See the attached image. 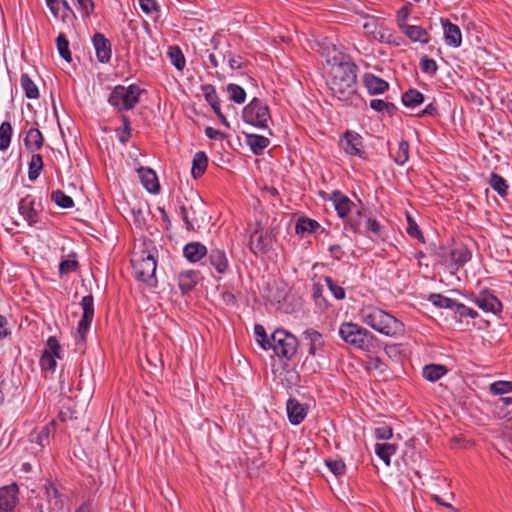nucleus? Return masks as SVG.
<instances>
[{
  "instance_id": "obj_20",
  "label": "nucleus",
  "mask_w": 512,
  "mask_h": 512,
  "mask_svg": "<svg viewBox=\"0 0 512 512\" xmlns=\"http://www.w3.org/2000/svg\"><path fill=\"white\" fill-rule=\"evenodd\" d=\"M54 433V422H50L33 430L29 435L31 443L38 445L39 450H42L50 442V436Z\"/></svg>"
},
{
  "instance_id": "obj_21",
  "label": "nucleus",
  "mask_w": 512,
  "mask_h": 512,
  "mask_svg": "<svg viewBox=\"0 0 512 512\" xmlns=\"http://www.w3.org/2000/svg\"><path fill=\"white\" fill-rule=\"evenodd\" d=\"M445 43L451 47H460L462 44V33L460 28L451 23L448 19H442Z\"/></svg>"
},
{
  "instance_id": "obj_33",
  "label": "nucleus",
  "mask_w": 512,
  "mask_h": 512,
  "mask_svg": "<svg viewBox=\"0 0 512 512\" xmlns=\"http://www.w3.org/2000/svg\"><path fill=\"white\" fill-rule=\"evenodd\" d=\"M208 165V157L205 152H197L192 160L191 173L192 176L197 179L204 174Z\"/></svg>"
},
{
  "instance_id": "obj_40",
  "label": "nucleus",
  "mask_w": 512,
  "mask_h": 512,
  "mask_svg": "<svg viewBox=\"0 0 512 512\" xmlns=\"http://www.w3.org/2000/svg\"><path fill=\"white\" fill-rule=\"evenodd\" d=\"M20 82L27 98L37 99L39 97V90L28 74H22Z\"/></svg>"
},
{
  "instance_id": "obj_45",
  "label": "nucleus",
  "mask_w": 512,
  "mask_h": 512,
  "mask_svg": "<svg viewBox=\"0 0 512 512\" xmlns=\"http://www.w3.org/2000/svg\"><path fill=\"white\" fill-rule=\"evenodd\" d=\"M56 45L60 56L67 62L72 61L71 51L69 49V42L66 36L60 33L56 39Z\"/></svg>"
},
{
  "instance_id": "obj_56",
  "label": "nucleus",
  "mask_w": 512,
  "mask_h": 512,
  "mask_svg": "<svg viewBox=\"0 0 512 512\" xmlns=\"http://www.w3.org/2000/svg\"><path fill=\"white\" fill-rule=\"evenodd\" d=\"M408 226L406 228L407 234L413 238H416L420 242H424L423 233L420 230L417 223L411 218V216H407Z\"/></svg>"
},
{
  "instance_id": "obj_42",
  "label": "nucleus",
  "mask_w": 512,
  "mask_h": 512,
  "mask_svg": "<svg viewBox=\"0 0 512 512\" xmlns=\"http://www.w3.org/2000/svg\"><path fill=\"white\" fill-rule=\"evenodd\" d=\"M180 214H181V218L184 222L186 230L193 231L194 230L193 222L197 221V218L195 215L196 214L195 209L192 206L186 207V206L182 205L180 207Z\"/></svg>"
},
{
  "instance_id": "obj_57",
  "label": "nucleus",
  "mask_w": 512,
  "mask_h": 512,
  "mask_svg": "<svg viewBox=\"0 0 512 512\" xmlns=\"http://www.w3.org/2000/svg\"><path fill=\"white\" fill-rule=\"evenodd\" d=\"M420 67L423 73L434 75L438 69L436 61L428 57H423L420 62Z\"/></svg>"
},
{
  "instance_id": "obj_39",
  "label": "nucleus",
  "mask_w": 512,
  "mask_h": 512,
  "mask_svg": "<svg viewBox=\"0 0 512 512\" xmlns=\"http://www.w3.org/2000/svg\"><path fill=\"white\" fill-rule=\"evenodd\" d=\"M168 58L172 65L179 71H182L185 68L186 60L178 46H169L168 48Z\"/></svg>"
},
{
  "instance_id": "obj_58",
  "label": "nucleus",
  "mask_w": 512,
  "mask_h": 512,
  "mask_svg": "<svg viewBox=\"0 0 512 512\" xmlns=\"http://www.w3.org/2000/svg\"><path fill=\"white\" fill-rule=\"evenodd\" d=\"M202 91L205 97V100L211 104L219 101L218 95L216 93V89L213 85L207 84L202 86Z\"/></svg>"
},
{
  "instance_id": "obj_41",
  "label": "nucleus",
  "mask_w": 512,
  "mask_h": 512,
  "mask_svg": "<svg viewBox=\"0 0 512 512\" xmlns=\"http://www.w3.org/2000/svg\"><path fill=\"white\" fill-rule=\"evenodd\" d=\"M43 168V159L40 154H33L29 162L28 178L35 181Z\"/></svg>"
},
{
  "instance_id": "obj_6",
  "label": "nucleus",
  "mask_w": 512,
  "mask_h": 512,
  "mask_svg": "<svg viewBox=\"0 0 512 512\" xmlns=\"http://www.w3.org/2000/svg\"><path fill=\"white\" fill-rule=\"evenodd\" d=\"M69 502L66 494L62 493L52 482L44 484L43 497L34 506L35 512H65Z\"/></svg>"
},
{
  "instance_id": "obj_9",
  "label": "nucleus",
  "mask_w": 512,
  "mask_h": 512,
  "mask_svg": "<svg viewBox=\"0 0 512 512\" xmlns=\"http://www.w3.org/2000/svg\"><path fill=\"white\" fill-rule=\"evenodd\" d=\"M243 120L257 128H268L271 119L268 106L258 98H253L242 111Z\"/></svg>"
},
{
  "instance_id": "obj_24",
  "label": "nucleus",
  "mask_w": 512,
  "mask_h": 512,
  "mask_svg": "<svg viewBox=\"0 0 512 512\" xmlns=\"http://www.w3.org/2000/svg\"><path fill=\"white\" fill-rule=\"evenodd\" d=\"M304 340L307 341L309 355L315 356L324 347L325 341L322 334L314 329H307L303 332Z\"/></svg>"
},
{
  "instance_id": "obj_28",
  "label": "nucleus",
  "mask_w": 512,
  "mask_h": 512,
  "mask_svg": "<svg viewBox=\"0 0 512 512\" xmlns=\"http://www.w3.org/2000/svg\"><path fill=\"white\" fill-rule=\"evenodd\" d=\"M245 143L255 155H261L268 147L270 141L267 137L257 134L244 133Z\"/></svg>"
},
{
  "instance_id": "obj_52",
  "label": "nucleus",
  "mask_w": 512,
  "mask_h": 512,
  "mask_svg": "<svg viewBox=\"0 0 512 512\" xmlns=\"http://www.w3.org/2000/svg\"><path fill=\"white\" fill-rule=\"evenodd\" d=\"M324 281L335 299L343 300L345 298L344 288L338 285L330 276H325Z\"/></svg>"
},
{
  "instance_id": "obj_23",
  "label": "nucleus",
  "mask_w": 512,
  "mask_h": 512,
  "mask_svg": "<svg viewBox=\"0 0 512 512\" xmlns=\"http://www.w3.org/2000/svg\"><path fill=\"white\" fill-rule=\"evenodd\" d=\"M477 306L485 312L497 314L502 309L501 302L492 294L483 293L475 299Z\"/></svg>"
},
{
  "instance_id": "obj_13",
  "label": "nucleus",
  "mask_w": 512,
  "mask_h": 512,
  "mask_svg": "<svg viewBox=\"0 0 512 512\" xmlns=\"http://www.w3.org/2000/svg\"><path fill=\"white\" fill-rule=\"evenodd\" d=\"M40 206V203H36L34 197L27 195L19 201L18 210L28 224L34 226L40 221Z\"/></svg>"
},
{
  "instance_id": "obj_12",
  "label": "nucleus",
  "mask_w": 512,
  "mask_h": 512,
  "mask_svg": "<svg viewBox=\"0 0 512 512\" xmlns=\"http://www.w3.org/2000/svg\"><path fill=\"white\" fill-rule=\"evenodd\" d=\"M19 504V487L16 483L0 488V512H15Z\"/></svg>"
},
{
  "instance_id": "obj_51",
  "label": "nucleus",
  "mask_w": 512,
  "mask_h": 512,
  "mask_svg": "<svg viewBox=\"0 0 512 512\" xmlns=\"http://www.w3.org/2000/svg\"><path fill=\"white\" fill-rule=\"evenodd\" d=\"M254 334L256 337V341L264 350L270 349L271 336L270 337L267 336L265 328L262 325H260V324L255 325Z\"/></svg>"
},
{
  "instance_id": "obj_47",
  "label": "nucleus",
  "mask_w": 512,
  "mask_h": 512,
  "mask_svg": "<svg viewBox=\"0 0 512 512\" xmlns=\"http://www.w3.org/2000/svg\"><path fill=\"white\" fill-rule=\"evenodd\" d=\"M489 183H490V186L500 196H505L507 194L508 185L506 183V180L502 176H500V175H498L496 173H492L491 176H490Z\"/></svg>"
},
{
  "instance_id": "obj_5",
  "label": "nucleus",
  "mask_w": 512,
  "mask_h": 512,
  "mask_svg": "<svg viewBox=\"0 0 512 512\" xmlns=\"http://www.w3.org/2000/svg\"><path fill=\"white\" fill-rule=\"evenodd\" d=\"M155 253V248H152L151 250L145 248L134 252L131 262L138 280L149 284H151V281L153 280L156 282L154 279L157 267Z\"/></svg>"
},
{
  "instance_id": "obj_16",
  "label": "nucleus",
  "mask_w": 512,
  "mask_h": 512,
  "mask_svg": "<svg viewBox=\"0 0 512 512\" xmlns=\"http://www.w3.org/2000/svg\"><path fill=\"white\" fill-rule=\"evenodd\" d=\"M368 214L369 211L359 201V205L356 209L344 220V228L355 233H363V227Z\"/></svg>"
},
{
  "instance_id": "obj_35",
  "label": "nucleus",
  "mask_w": 512,
  "mask_h": 512,
  "mask_svg": "<svg viewBox=\"0 0 512 512\" xmlns=\"http://www.w3.org/2000/svg\"><path fill=\"white\" fill-rule=\"evenodd\" d=\"M318 228H320V224L316 220L301 217L296 222L295 231L298 235H304L305 233H314Z\"/></svg>"
},
{
  "instance_id": "obj_62",
  "label": "nucleus",
  "mask_w": 512,
  "mask_h": 512,
  "mask_svg": "<svg viewBox=\"0 0 512 512\" xmlns=\"http://www.w3.org/2000/svg\"><path fill=\"white\" fill-rule=\"evenodd\" d=\"M79 9L83 15L88 17L94 10V2L92 0H77Z\"/></svg>"
},
{
  "instance_id": "obj_19",
  "label": "nucleus",
  "mask_w": 512,
  "mask_h": 512,
  "mask_svg": "<svg viewBox=\"0 0 512 512\" xmlns=\"http://www.w3.org/2000/svg\"><path fill=\"white\" fill-rule=\"evenodd\" d=\"M272 244L271 234L256 230L250 237L249 247L254 254L266 253Z\"/></svg>"
},
{
  "instance_id": "obj_8",
  "label": "nucleus",
  "mask_w": 512,
  "mask_h": 512,
  "mask_svg": "<svg viewBox=\"0 0 512 512\" xmlns=\"http://www.w3.org/2000/svg\"><path fill=\"white\" fill-rule=\"evenodd\" d=\"M435 255L437 261L445 266L452 274L456 273L471 258V253L466 247H458L452 250L440 248Z\"/></svg>"
},
{
  "instance_id": "obj_3",
  "label": "nucleus",
  "mask_w": 512,
  "mask_h": 512,
  "mask_svg": "<svg viewBox=\"0 0 512 512\" xmlns=\"http://www.w3.org/2000/svg\"><path fill=\"white\" fill-rule=\"evenodd\" d=\"M338 334L346 344L358 350L375 353L380 348L378 338L371 331L356 323H342Z\"/></svg>"
},
{
  "instance_id": "obj_4",
  "label": "nucleus",
  "mask_w": 512,
  "mask_h": 512,
  "mask_svg": "<svg viewBox=\"0 0 512 512\" xmlns=\"http://www.w3.org/2000/svg\"><path fill=\"white\" fill-rule=\"evenodd\" d=\"M143 92L144 89L137 84L117 85L111 91L108 102L119 112L132 110L140 102Z\"/></svg>"
},
{
  "instance_id": "obj_22",
  "label": "nucleus",
  "mask_w": 512,
  "mask_h": 512,
  "mask_svg": "<svg viewBox=\"0 0 512 512\" xmlns=\"http://www.w3.org/2000/svg\"><path fill=\"white\" fill-rule=\"evenodd\" d=\"M363 83L370 95L383 94L389 89L387 81L371 73L364 74Z\"/></svg>"
},
{
  "instance_id": "obj_46",
  "label": "nucleus",
  "mask_w": 512,
  "mask_h": 512,
  "mask_svg": "<svg viewBox=\"0 0 512 512\" xmlns=\"http://www.w3.org/2000/svg\"><path fill=\"white\" fill-rule=\"evenodd\" d=\"M12 126L10 122H3L0 125V150L5 151L11 142Z\"/></svg>"
},
{
  "instance_id": "obj_61",
  "label": "nucleus",
  "mask_w": 512,
  "mask_h": 512,
  "mask_svg": "<svg viewBox=\"0 0 512 512\" xmlns=\"http://www.w3.org/2000/svg\"><path fill=\"white\" fill-rule=\"evenodd\" d=\"M312 297L314 298L317 305L321 306L322 303L326 304V301L323 297V287L320 283L313 284Z\"/></svg>"
},
{
  "instance_id": "obj_48",
  "label": "nucleus",
  "mask_w": 512,
  "mask_h": 512,
  "mask_svg": "<svg viewBox=\"0 0 512 512\" xmlns=\"http://www.w3.org/2000/svg\"><path fill=\"white\" fill-rule=\"evenodd\" d=\"M227 92L229 94L230 100L233 102L237 104H242L245 102L246 92L241 86L233 83L228 84Z\"/></svg>"
},
{
  "instance_id": "obj_63",
  "label": "nucleus",
  "mask_w": 512,
  "mask_h": 512,
  "mask_svg": "<svg viewBox=\"0 0 512 512\" xmlns=\"http://www.w3.org/2000/svg\"><path fill=\"white\" fill-rule=\"evenodd\" d=\"M384 363L383 361L377 357V356H371L367 360V369L369 370H379L383 371Z\"/></svg>"
},
{
  "instance_id": "obj_2",
  "label": "nucleus",
  "mask_w": 512,
  "mask_h": 512,
  "mask_svg": "<svg viewBox=\"0 0 512 512\" xmlns=\"http://www.w3.org/2000/svg\"><path fill=\"white\" fill-rule=\"evenodd\" d=\"M359 317L363 323L388 337H397L405 332L402 321L374 305L363 306L359 311Z\"/></svg>"
},
{
  "instance_id": "obj_55",
  "label": "nucleus",
  "mask_w": 512,
  "mask_h": 512,
  "mask_svg": "<svg viewBox=\"0 0 512 512\" xmlns=\"http://www.w3.org/2000/svg\"><path fill=\"white\" fill-rule=\"evenodd\" d=\"M325 463L335 476H341L345 473L346 465L341 459H327Z\"/></svg>"
},
{
  "instance_id": "obj_53",
  "label": "nucleus",
  "mask_w": 512,
  "mask_h": 512,
  "mask_svg": "<svg viewBox=\"0 0 512 512\" xmlns=\"http://www.w3.org/2000/svg\"><path fill=\"white\" fill-rule=\"evenodd\" d=\"M121 121L123 123V127L121 129H117L118 140L122 144H126L131 136V124L130 120L127 116L122 115Z\"/></svg>"
},
{
  "instance_id": "obj_25",
  "label": "nucleus",
  "mask_w": 512,
  "mask_h": 512,
  "mask_svg": "<svg viewBox=\"0 0 512 512\" xmlns=\"http://www.w3.org/2000/svg\"><path fill=\"white\" fill-rule=\"evenodd\" d=\"M209 261L212 267L219 273L224 274L229 269V261L224 250L214 248L210 251Z\"/></svg>"
},
{
  "instance_id": "obj_15",
  "label": "nucleus",
  "mask_w": 512,
  "mask_h": 512,
  "mask_svg": "<svg viewBox=\"0 0 512 512\" xmlns=\"http://www.w3.org/2000/svg\"><path fill=\"white\" fill-rule=\"evenodd\" d=\"M346 154L363 158V138L354 131H347L340 141Z\"/></svg>"
},
{
  "instance_id": "obj_30",
  "label": "nucleus",
  "mask_w": 512,
  "mask_h": 512,
  "mask_svg": "<svg viewBox=\"0 0 512 512\" xmlns=\"http://www.w3.org/2000/svg\"><path fill=\"white\" fill-rule=\"evenodd\" d=\"M402 33L413 42L427 44L430 41V35L427 30L418 25L402 26Z\"/></svg>"
},
{
  "instance_id": "obj_14",
  "label": "nucleus",
  "mask_w": 512,
  "mask_h": 512,
  "mask_svg": "<svg viewBox=\"0 0 512 512\" xmlns=\"http://www.w3.org/2000/svg\"><path fill=\"white\" fill-rule=\"evenodd\" d=\"M330 200L333 203L334 209L337 212L339 218L343 221L353 212L358 206L355 204L347 195L339 190H335L331 193Z\"/></svg>"
},
{
  "instance_id": "obj_1",
  "label": "nucleus",
  "mask_w": 512,
  "mask_h": 512,
  "mask_svg": "<svg viewBox=\"0 0 512 512\" xmlns=\"http://www.w3.org/2000/svg\"><path fill=\"white\" fill-rule=\"evenodd\" d=\"M357 70L358 67L349 61L333 63L327 80V85L333 96L355 107L364 103V100L357 94Z\"/></svg>"
},
{
  "instance_id": "obj_11",
  "label": "nucleus",
  "mask_w": 512,
  "mask_h": 512,
  "mask_svg": "<svg viewBox=\"0 0 512 512\" xmlns=\"http://www.w3.org/2000/svg\"><path fill=\"white\" fill-rule=\"evenodd\" d=\"M80 305L83 313L78 323L77 333L80 341L85 342L87 332L89 331L91 322L94 317V298L92 295H86L82 298Z\"/></svg>"
},
{
  "instance_id": "obj_26",
  "label": "nucleus",
  "mask_w": 512,
  "mask_h": 512,
  "mask_svg": "<svg viewBox=\"0 0 512 512\" xmlns=\"http://www.w3.org/2000/svg\"><path fill=\"white\" fill-rule=\"evenodd\" d=\"M207 248L200 242L187 243L183 248V254L186 259L192 263L198 262L207 255Z\"/></svg>"
},
{
  "instance_id": "obj_37",
  "label": "nucleus",
  "mask_w": 512,
  "mask_h": 512,
  "mask_svg": "<svg viewBox=\"0 0 512 512\" xmlns=\"http://www.w3.org/2000/svg\"><path fill=\"white\" fill-rule=\"evenodd\" d=\"M375 453L387 466H389L391 456L396 453V445L391 443H376Z\"/></svg>"
},
{
  "instance_id": "obj_34",
  "label": "nucleus",
  "mask_w": 512,
  "mask_h": 512,
  "mask_svg": "<svg viewBox=\"0 0 512 512\" xmlns=\"http://www.w3.org/2000/svg\"><path fill=\"white\" fill-rule=\"evenodd\" d=\"M43 141L42 133L37 128L29 129L24 139L25 145L31 151L40 150L43 146Z\"/></svg>"
},
{
  "instance_id": "obj_32",
  "label": "nucleus",
  "mask_w": 512,
  "mask_h": 512,
  "mask_svg": "<svg viewBox=\"0 0 512 512\" xmlns=\"http://www.w3.org/2000/svg\"><path fill=\"white\" fill-rule=\"evenodd\" d=\"M447 372H448V369L446 368V366L441 365V364L425 365L422 370L423 377L430 382H435V381L439 380Z\"/></svg>"
},
{
  "instance_id": "obj_64",
  "label": "nucleus",
  "mask_w": 512,
  "mask_h": 512,
  "mask_svg": "<svg viewBox=\"0 0 512 512\" xmlns=\"http://www.w3.org/2000/svg\"><path fill=\"white\" fill-rule=\"evenodd\" d=\"M142 11L146 14H150L157 10V3L155 0H139Z\"/></svg>"
},
{
  "instance_id": "obj_17",
  "label": "nucleus",
  "mask_w": 512,
  "mask_h": 512,
  "mask_svg": "<svg viewBox=\"0 0 512 512\" xmlns=\"http://www.w3.org/2000/svg\"><path fill=\"white\" fill-rule=\"evenodd\" d=\"M93 46L95 48L96 57L99 62L107 63L110 61L112 48L111 42L102 33H95L92 38Z\"/></svg>"
},
{
  "instance_id": "obj_38",
  "label": "nucleus",
  "mask_w": 512,
  "mask_h": 512,
  "mask_svg": "<svg viewBox=\"0 0 512 512\" xmlns=\"http://www.w3.org/2000/svg\"><path fill=\"white\" fill-rule=\"evenodd\" d=\"M179 287L183 293L191 291L197 284V274L194 271H185L179 274Z\"/></svg>"
},
{
  "instance_id": "obj_27",
  "label": "nucleus",
  "mask_w": 512,
  "mask_h": 512,
  "mask_svg": "<svg viewBox=\"0 0 512 512\" xmlns=\"http://www.w3.org/2000/svg\"><path fill=\"white\" fill-rule=\"evenodd\" d=\"M286 295L287 292L283 283L273 281L272 283L267 284L265 297L272 304H280L285 300Z\"/></svg>"
},
{
  "instance_id": "obj_36",
  "label": "nucleus",
  "mask_w": 512,
  "mask_h": 512,
  "mask_svg": "<svg viewBox=\"0 0 512 512\" xmlns=\"http://www.w3.org/2000/svg\"><path fill=\"white\" fill-rule=\"evenodd\" d=\"M424 95L416 90L409 89L402 95V103L408 108H415L424 102Z\"/></svg>"
},
{
  "instance_id": "obj_43",
  "label": "nucleus",
  "mask_w": 512,
  "mask_h": 512,
  "mask_svg": "<svg viewBox=\"0 0 512 512\" xmlns=\"http://www.w3.org/2000/svg\"><path fill=\"white\" fill-rule=\"evenodd\" d=\"M75 257H76V254L72 253L71 255H69V257L67 259L62 260L59 263L60 276L67 275V274L74 272L78 269L79 263L75 259Z\"/></svg>"
},
{
  "instance_id": "obj_44",
  "label": "nucleus",
  "mask_w": 512,
  "mask_h": 512,
  "mask_svg": "<svg viewBox=\"0 0 512 512\" xmlns=\"http://www.w3.org/2000/svg\"><path fill=\"white\" fill-rule=\"evenodd\" d=\"M51 200L57 206H59L61 208H64V209L71 208L74 205L73 199L70 196L66 195L61 190L53 191L52 194H51Z\"/></svg>"
},
{
  "instance_id": "obj_59",
  "label": "nucleus",
  "mask_w": 512,
  "mask_h": 512,
  "mask_svg": "<svg viewBox=\"0 0 512 512\" xmlns=\"http://www.w3.org/2000/svg\"><path fill=\"white\" fill-rule=\"evenodd\" d=\"M374 435L377 439L388 440L392 437L393 430L388 425H382V426L375 428Z\"/></svg>"
},
{
  "instance_id": "obj_10",
  "label": "nucleus",
  "mask_w": 512,
  "mask_h": 512,
  "mask_svg": "<svg viewBox=\"0 0 512 512\" xmlns=\"http://www.w3.org/2000/svg\"><path fill=\"white\" fill-rule=\"evenodd\" d=\"M61 346L54 336H50L40 357V366L43 372H53L56 368V359L60 358Z\"/></svg>"
},
{
  "instance_id": "obj_54",
  "label": "nucleus",
  "mask_w": 512,
  "mask_h": 512,
  "mask_svg": "<svg viewBox=\"0 0 512 512\" xmlns=\"http://www.w3.org/2000/svg\"><path fill=\"white\" fill-rule=\"evenodd\" d=\"M490 391L494 395H503L512 392L511 381H495L490 385Z\"/></svg>"
},
{
  "instance_id": "obj_31",
  "label": "nucleus",
  "mask_w": 512,
  "mask_h": 512,
  "mask_svg": "<svg viewBox=\"0 0 512 512\" xmlns=\"http://www.w3.org/2000/svg\"><path fill=\"white\" fill-rule=\"evenodd\" d=\"M363 231L364 232L362 234L368 236L369 238L378 239L382 237L383 226L376 218H373L369 213L368 216H366Z\"/></svg>"
},
{
  "instance_id": "obj_60",
  "label": "nucleus",
  "mask_w": 512,
  "mask_h": 512,
  "mask_svg": "<svg viewBox=\"0 0 512 512\" xmlns=\"http://www.w3.org/2000/svg\"><path fill=\"white\" fill-rule=\"evenodd\" d=\"M226 59V54L222 51L219 52V54L216 53H209L208 55V63H206V66L208 68H217L219 65V61H224Z\"/></svg>"
},
{
  "instance_id": "obj_7",
  "label": "nucleus",
  "mask_w": 512,
  "mask_h": 512,
  "mask_svg": "<svg viewBox=\"0 0 512 512\" xmlns=\"http://www.w3.org/2000/svg\"><path fill=\"white\" fill-rule=\"evenodd\" d=\"M298 347L297 338L284 329H277L271 335L270 349L280 357L291 360Z\"/></svg>"
},
{
  "instance_id": "obj_29",
  "label": "nucleus",
  "mask_w": 512,
  "mask_h": 512,
  "mask_svg": "<svg viewBox=\"0 0 512 512\" xmlns=\"http://www.w3.org/2000/svg\"><path fill=\"white\" fill-rule=\"evenodd\" d=\"M139 177L143 186L150 193H157L160 189L156 173L150 168H140L138 170Z\"/></svg>"
},
{
  "instance_id": "obj_50",
  "label": "nucleus",
  "mask_w": 512,
  "mask_h": 512,
  "mask_svg": "<svg viewBox=\"0 0 512 512\" xmlns=\"http://www.w3.org/2000/svg\"><path fill=\"white\" fill-rule=\"evenodd\" d=\"M429 301L438 308H445L450 310H452V306L455 305V300L437 293L431 294L429 296Z\"/></svg>"
},
{
  "instance_id": "obj_18",
  "label": "nucleus",
  "mask_w": 512,
  "mask_h": 512,
  "mask_svg": "<svg viewBox=\"0 0 512 512\" xmlns=\"http://www.w3.org/2000/svg\"><path fill=\"white\" fill-rule=\"evenodd\" d=\"M286 410L289 422L292 425H299L306 418L308 407L295 398H289L286 403Z\"/></svg>"
},
{
  "instance_id": "obj_49",
  "label": "nucleus",
  "mask_w": 512,
  "mask_h": 512,
  "mask_svg": "<svg viewBox=\"0 0 512 512\" xmlns=\"http://www.w3.org/2000/svg\"><path fill=\"white\" fill-rule=\"evenodd\" d=\"M393 158L396 164L404 165L409 159V143L407 141H401L398 144L396 152L393 154Z\"/></svg>"
}]
</instances>
